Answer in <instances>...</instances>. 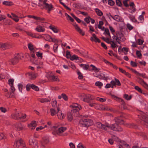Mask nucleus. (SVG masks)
Segmentation results:
<instances>
[{
	"mask_svg": "<svg viewBox=\"0 0 148 148\" xmlns=\"http://www.w3.org/2000/svg\"><path fill=\"white\" fill-rule=\"evenodd\" d=\"M12 24V22L9 20H7L5 21V25H10Z\"/></svg>",
	"mask_w": 148,
	"mask_h": 148,
	"instance_id": "54",
	"label": "nucleus"
},
{
	"mask_svg": "<svg viewBox=\"0 0 148 148\" xmlns=\"http://www.w3.org/2000/svg\"><path fill=\"white\" fill-rule=\"evenodd\" d=\"M28 74L29 76V79H35L38 76V74L37 73H28Z\"/></svg>",
	"mask_w": 148,
	"mask_h": 148,
	"instance_id": "18",
	"label": "nucleus"
},
{
	"mask_svg": "<svg viewBox=\"0 0 148 148\" xmlns=\"http://www.w3.org/2000/svg\"><path fill=\"white\" fill-rule=\"evenodd\" d=\"M49 28L50 29H51L54 33H58L59 31V30L55 27H53L50 26H49Z\"/></svg>",
	"mask_w": 148,
	"mask_h": 148,
	"instance_id": "34",
	"label": "nucleus"
},
{
	"mask_svg": "<svg viewBox=\"0 0 148 148\" xmlns=\"http://www.w3.org/2000/svg\"><path fill=\"white\" fill-rule=\"evenodd\" d=\"M75 28L76 30L80 34H82V36H84V32L83 31L80 27L77 25L75 24L73 25Z\"/></svg>",
	"mask_w": 148,
	"mask_h": 148,
	"instance_id": "15",
	"label": "nucleus"
},
{
	"mask_svg": "<svg viewBox=\"0 0 148 148\" xmlns=\"http://www.w3.org/2000/svg\"><path fill=\"white\" fill-rule=\"evenodd\" d=\"M119 143V145H118V146L119 148H122L123 147V146L125 144H126V143L123 141H120V140Z\"/></svg>",
	"mask_w": 148,
	"mask_h": 148,
	"instance_id": "32",
	"label": "nucleus"
},
{
	"mask_svg": "<svg viewBox=\"0 0 148 148\" xmlns=\"http://www.w3.org/2000/svg\"><path fill=\"white\" fill-rule=\"evenodd\" d=\"M96 99L97 100L101 102H103L106 101L105 99H103L102 98H100L99 97H97Z\"/></svg>",
	"mask_w": 148,
	"mask_h": 148,
	"instance_id": "59",
	"label": "nucleus"
},
{
	"mask_svg": "<svg viewBox=\"0 0 148 148\" xmlns=\"http://www.w3.org/2000/svg\"><path fill=\"white\" fill-rule=\"evenodd\" d=\"M70 106L73 108L71 111L72 113H75L73 115L74 116H77L78 114V111L81 108L80 106L77 103H74L73 104Z\"/></svg>",
	"mask_w": 148,
	"mask_h": 148,
	"instance_id": "1",
	"label": "nucleus"
},
{
	"mask_svg": "<svg viewBox=\"0 0 148 148\" xmlns=\"http://www.w3.org/2000/svg\"><path fill=\"white\" fill-rule=\"evenodd\" d=\"M3 5H8V6H10L12 5V3L11 1H4L3 2Z\"/></svg>",
	"mask_w": 148,
	"mask_h": 148,
	"instance_id": "36",
	"label": "nucleus"
},
{
	"mask_svg": "<svg viewBox=\"0 0 148 148\" xmlns=\"http://www.w3.org/2000/svg\"><path fill=\"white\" fill-rule=\"evenodd\" d=\"M39 100L41 103H44L49 102L51 101V99H47L46 98L39 99Z\"/></svg>",
	"mask_w": 148,
	"mask_h": 148,
	"instance_id": "26",
	"label": "nucleus"
},
{
	"mask_svg": "<svg viewBox=\"0 0 148 148\" xmlns=\"http://www.w3.org/2000/svg\"><path fill=\"white\" fill-rule=\"evenodd\" d=\"M15 127L16 128L17 130L20 131L23 129V126L21 123H19L16 125Z\"/></svg>",
	"mask_w": 148,
	"mask_h": 148,
	"instance_id": "23",
	"label": "nucleus"
},
{
	"mask_svg": "<svg viewBox=\"0 0 148 148\" xmlns=\"http://www.w3.org/2000/svg\"><path fill=\"white\" fill-rule=\"evenodd\" d=\"M58 45L57 43H55L54 44L53 49V50L55 52H57L58 51Z\"/></svg>",
	"mask_w": 148,
	"mask_h": 148,
	"instance_id": "40",
	"label": "nucleus"
},
{
	"mask_svg": "<svg viewBox=\"0 0 148 148\" xmlns=\"http://www.w3.org/2000/svg\"><path fill=\"white\" fill-rule=\"evenodd\" d=\"M9 62L11 63V64L14 65L17 63L18 61L15 57L14 58L10 59L9 60Z\"/></svg>",
	"mask_w": 148,
	"mask_h": 148,
	"instance_id": "22",
	"label": "nucleus"
},
{
	"mask_svg": "<svg viewBox=\"0 0 148 148\" xmlns=\"http://www.w3.org/2000/svg\"><path fill=\"white\" fill-rule=\"evenodd\" d=\"M79 123L85 126H89L92 124V122L88 119H82L80 121Z\"/></svg>",
	"mask_w": 148,
	"mask_h": 148,
	"instance_id": "4",
	"label": "nucleus"
},
{
	"mask_svg": "<svg viewBox=\"0 0 148 148\" xmlns=\"http://www.w3.org/2000/svg\"><path fill=\"white\" fill-rule=\"evenodd\" d=\"M106 124L107 123H106L105 124H103L100 122H98L96 123L95 125L98 128L106 131L107 130L106 126Z\"/></svg>",
	"mask_w": 148,
	"mask_h": 148,
	"instance_id": "8",
	"label": "nucleus"
},
{
	"mask_svg": "<svg viewBox=\"0 0 148 148\" xmlns=\"http://www.w3.org/2000/svg\"><path fill=\"white\" fill-rule=\"evenodd\" d=\"M57 110V114L58 118L60 119H63L64 117V114L62 113L60 108H59L58 107Z\"/></svg>",
	"mask_w": 148,
	"mask_h": 148,
	"instance_id": "12",
	"label": "nucleus"
},
{
	"mask_svg": "<svg viewBox=\"0 0 148 148\" xmlns=\"http://www.w3.org/2000/svg\"><path fill=\"white\" fill-rule=\"evenodd\" d=\"M138 43L139 45H142L144 41L140 39L138 40Z\"/></svg>",
	"mask_w": 148,
	"mask_h": 148,
	"instance_id": "64",
	"label": "nucleus"
},
{
	"mask_svg": "<svg viewBox=\"0 0 148 148\" xmlns=\"http://www.w3.org/2000/svg\"><path fill=\"white\" fill-rule=\"evenodd\" d=\"M12 47L11 45L8 43H1L0 48L3 50L9 49Z\"/></svg>",
	"mask_w": 148,
	"mask_h": 148,
	"instance_id": "9",
	"label": "nucleus"
},
{
	"mask_svg": "<svg viewBox=\"0 0 148 148\" xmlns=\"http://www.w3.org/2000/svg\"><path fill=\"white\" fill-rule=\"evenodd\" d=\"M14 80L13 79H10L8 80V84L10 86L13 85Z\"/></svg>",
	"mask_w": 148,
	"mask_h": 148,
	"instance_id": "46",
	"label": "nucleus"
},
{
	"mask_svg": "<svg viewBox=\"0 0 148 148\" xmlns=\"http://www.w3.org/2000/svg\"><path fill=\"white\" fill-rule=\"evenodd\" d=\"M124 97L127 100H130L131 98V96H129L128 95L125 94L124 95Z\"/></svg>",
	"mask_w": 148,
	"mask_h": 148,
	"instance_id": "45",
	"label": "nucleus"
},
{
	"mask_svg": "<svg viewBox=\"0 0 148 148\" xmlns=\"http://www.w3.org/2000/svg\"><path fill=\"white\" fill-rule=\"evenodd\" d=\"M52 105L53 107L55 108L57 106V101L56 100H54L52 103Z\"/></svg>",
	"mask_w": 148,
	"mask_h": 148,
	"instance_id": "49",
	"label": "nucleus"
},
{
	"mask_svg": "<svg viewBox=\"0 0 148 148\" xmlns=\"http://www.w3.org/2000/svg\"><path fill=\"white\" fill-rule=\"evenodd\" d=\"M29 145L33 148H38V142L36 140L33 138L31 136L29 137Z\"/></svg>",
	"mask_w": 148,
	"mask_h": 148,
	"instance_id": "6",
	"label": "nucleus"
},
{
	"mask_svg": "<svg viewBox=\"0 0 148 148\" xmlns=\"http://www.w3.org/2000/svg\"><path fill=\"white\" fill-rule=\"evenodd\" d=\"M77 74L78 75V78L79 79H82L83 78V76L81 72H78Z\"/></svg>",
	"mask_w": 148,
	"mask_h": 148,
	"instance_id": "62",
	"label": "nucleus"
},
{
	"mask_svg": "<svg viewBox=\"0 0 148 148\" xmlns=\"http://www.w3.org/2000/svg\"><path fill=\"white\" fill-rule=\"evenodd\" d=\"M43 8L47 10L48 13H49L52 10L53 8V6L51 4H49L46 3V2L47 1V0H43Z\"/></svg>",
	"mask_w": 148,
	"mask_h": 148,
	"instance_id": "5",
	"label": "nucleus"
},
{
	"mask_svg": "<svg viewBox=\"0 0 148 148\" xmlns=\"http://www.w3.org/2000/svg\"><path fill=\"white\" fill-rule=\"evenodd\" d=\"M104 34H107L108 35L109 37L110 38H111L110 33L109 32V29L108 28H106L105 29L104 32Z\"/></svg>",
	"mask_w": 148,
	"mask_h": 148,
	"instance_id": "41",
	"label": "nucleus"
},
{
	"mask_svg": "<svg viewBox=\"0 0 148 148\" xmlns=\"http://www.w3.org/2000/svg\"><path fill=\"white\" fill-rule=\"evenodd\" d=\"M31 88L36 91H38L39 90L38 87L33 84H31Z\"/></svg>",
	"mask_w": 148,
	"mask_h": 148,
	"instance_id": "39",
	"label": "nucleus"
},
{
	"mask_svg": "<svg viewBox=\"0 0 148 148\" xmlns=\"http://www.w3.org/2000/svg\"><path fill=\"white\" fill-rule=\"evenodd\" d=\"M106 126L107 129L108 128L114 131L119 132L121 131L122 130V129L116 123L110 125L109 123H107Z\"/></svg>",
	"mask_w": 148,
	"mask_h": 148,
	"instance_id": "2",
	"label": "nucleus"
},
{
	"mask_svg": "<svg viewBox=\"0 0 148 148\" xmlns=\"http://www.w3.org/2000/svg\"><path fill=\"white\" fill-rule=\"evenodd\" d=\"M110 16L113 19L117 21H119L121 20V18L119 16L115 15L114 16H112L110 14Z\"/></svg>",
	"mask_w": 148,
	"mask_h": 148,
	"instance_id": "21",
	"label": "nucleus"
},
{
	"mask_svg": "<svg viewBox=\"0 0 148 148\" xmlns=\"http://www.w3.org/2000/svg\"><path fill=\"white\" fill-rule=\"evenodd\" d=\"M27 46L30 51H34V46L31 43L28 44Z\"/></svg>",
	"mask_w": 148,
	"mask_h": 148,
	"instance_id": "31",
	"label": "nucleus"
},
{
	"mask_svg": "<svg viewBox=\"0 0 148 148\" xmlns=\"http://www.w3.org/2000/svg\"><path fill=\"white\" fill-rule=\"evenodd\" d=\"M26 115L25 114H23L21 113V114H20V116L19 117V119H25L26 117Z\"/></svg>",
	"mask_w": 148,
	"mask_h": 148,
	"instance_id": "57",
	"label": "nucleus"
},
{
	"mask_svg": "<svg viewBox=\"0 0 148 148\" xmlns=\"http://www.w3.org/2000/svg\"><path fill=\"white\" fill-rule=\"evenodd\" d=\"M0 110L2 112L5 113L7 111L6 109L3 107H0Z\"/></svg>",
	"mask_w": 148,
	"mask_h": 148,
	"instance_id": "56",
	"label": "nucleus"
},
{
	"mask_svg": "<svg viewBox=\"0 0 148 148\" xmlns=\"http://www.w3.org/2000/svg\"><path fill=\"white\" fill-rule=\"evenodd\" d=\"M90 40L92 41H94L95 42H100V40L96 37V35L95 34H92V36L91 37Z\"/></svg>",
	"mask_w": 148,
	"mask_h": 148,
	"instance_id": "17",
	"label": "nucleus"
},
{
	"mask_svg": "<svg viewBox=\"0 0 148 148\" xmlns=\"http://www.w3.org/2000/svg\"><path fill=\"white\" fill-rule=\"evenodd\" d=\"M23 85L21 84H19L18 85V87L19 90L22 92L23 89Z\"/></svg>",
	"mask_w": 148,
	"mask_h": 148,
	"instance_id": "50",
	"label": "nucleus"
},
{
	"mask_svg": "<svg viewBox=\"0 0 148 148\" xmlns=\"http://www.w3.org/2000/svg\"><path fill=\"white\" fill-rule=\"evenodd\" d=\"M30 88H31V84H28L27 85L26 89L27 91H29Z\"/></svg>",
	"mask_w": 148,
	"mask_h": 148,
	"instance_id": "63",
	"label": "nucleus"
},
{
	"mask_svg": "<svg viewBox=\"0 0 148 148\" xmlns=\"http://www.w3.org/2000/svg\"><path fill=\"white\" fill-rule=\"evenodd\" d=\"M111 43H110L111 47L113 48H115L116 47L118 46L117 45L114 43L113 41H111Z\"/></svg>",
	"mask_w": 148,
	"mask_h": 148,
	"instance_id": "43",
	"label": "nucleus"
},
{
	"mask_svg": "<svg viewBox=\"0 0 148 148\" xmlns=\"http://www.w3.org/2000/svg\"><path fill=\"white\" fill-rule=\"evenodd\" d=\"M111 96L112 97H113L114 98H116V100H119L120 101H121V102H122V104L123 105V108H124V109H125V108H124V106L125 105V103L124 102L123 100L122 99L119 98L118 97H116V96H114L113 95H112Z\"/></svg>",
	"mask_w": 148,
	"mask_h": 148,
	"instance_id": "25",
	"label": "nucleus"
},
{
	"mask_svg": "<svg viewBox=\"0 0 148 148\" xmlns=\"http://www.w3.org/2000/svg\"><path fill=\"white\" fill-rule=\"evenodd\" d=\"M139 80L138 82L143 85L145 88L148 90V84L144 82L143 80L140 77H138Z\"/></svg>",
	"mask_w": 148,
	"mask_h": 148,
	"instance_id": "16",
	"label": "nucleus"
},
{
	"mask_svg": "<svg viewBox=\"0 0 148 148\" xmlns=\"http://www.w3.org/2000/svg\"><path fill=\"white\" fill-rule=\"evenodd\" d=\"M113 139H114L116 141L119 142L120 141L119 139L117 137L115 136H113L112 137Z\"/></svg>",
	"mask_w": 148,
	"mask_h": 148,
	"instance_id": "58",
	"label": "nucleus"
},
{
	"mask_svg": "<svg viewBox=\"0 0 148 148\" xmlns=\"http://www.w3.org/2000/svg\"><path fill=\"white\" fill-rule=\"evenodd\" d=\"M117 37L120 39H122V38L123 36V34L121 32H118L116 34Z\"/></svg>",
	"mask_w": 148,
	"mask_h": 148,
	"instance_id": "47",
	"label": "nucleus"
},
{
	"mask_svg": "<svg viewBox=\"0 0 148 148\" xmlns=\"http://www.w3.org/2000/svg\"><path fill=\"white\" fill-rule=\"evenodd\" d=\"M35 29L38 32H42L45 31V29L40 25L38 26Z\"/></svg>",
	"mask_w": 148,
	"mask_h": 148,
	"instance_id": "20",
	"label": "nucleus"
},
{
	"mask_svg": "<svg viewBox=\"0 0 148 148\" xmlns=\"http://www.w3.org/2000/svg\"><path fill=\"white\" fill-rule=\"evenodd\" d=\"M71 56L70 54V52L69 51H66V57L67 58H69Z\"/></svg>",
	"mask_w": 148,
	"mask_h": 148,
	"instance_id": "53",
	"label": "nucleus"
},
{
	"mask_svg": "<svg viewBox=\"0 0 148 148\" xmlns=\"http://www.w3.org/2000/svg\"><path fill=\"white\" fill-rule=\"evenodd\" d=\"M114 121L116 123H120L121 124H123V120L119 118H115L114 119Z\"/></svg>",
	"mask_w": 148,
	"mask_h": 148,
	"instance_id": "24",
	"label": "nucleus"
},
{
	"mask_svg": "<svg viewBox=\"0 0 148 148\" xmlns=\"http://www.w3.org/2000/svg\"><path fill=\"white\" fill-rule=\"evenodd\" d=\"M21 114V113L17 112L15 113L12 114L11 116L12 118L13 119H19V117Z\"/></svg>",
	"mask_w": 148,
	"mask_h": 148,
	"instance_id": "19",
	"label": "nucleus"
},
{
	"mask_svg": "<svg viewBox=\"0 0 148 148\" xmlns=\"http://www.w3.org/2000/svg\"><path fill=\"white\" fill-rule=\"evenodd\" d=\"M37 123L35 121H32L29 124L28 126L31 130L34 129L37 125Z\"/></svg>",
	"mask_w": 148,
	"mask_h": 148,
	"instance_id": "13",
	"label": "nucleus"
},
{
	"mask_svg": "<svg viewBox=\"0 0 148 148\" xmlns=\"http://www.w3.org/2000/svg\"><path fill=\"white\" fill-rule=\"evenodd\" d=\"M135 88L136 90H137L139 92L142 93V91L141 89L138 87V86H135Z\"/></svg>",
	"mask_w": 148,
	"mask_h": 148,
	"instance_id": "51",
	"label": "nucleus"
},
{
	"mask_svg": "<svg viewBox=\"0 0 148 148\" xmlns=\"http://www.w3.org/2000/svg\"><path fill=\"white\" fill-rule=\"evenodd\" d=\"M50 111L51 112V116H53L54 115L56 114L57 112L54 109L51 108L50 109Z\"/></svg>",
	"mask_w": 148,
	"mask_h": 148,
	"instance_id": "37",
	"label": "nucleus"
},
{
	"mask_svg": "<svg viewBox=\"0 0 148 148\" xmlns=\"http://www.w3.org/2000/svg\"><path fill=\"white\" fill-rule=\"evenodd\" d=\"M81 99L86 102H88L90 100L94 99V97L89 94H83L79 96Z\"/></svg>",
	"mask_w": 148,
	"mask_h": 148,
	"instance_id": "3",
	"label": "nucleus"
},
{
	"mask_svg": "<svg viewBox=\"0 0 148 148\" xmlns=\"http://www.w3.org/2000/svg\"><path fill=\"white\" fill-rule=\"evenodd\" d=\"M90 66L92 67V70L96 71H99V70H98L97 68L95 67L93 65H90Z\"/></svg>",
	"mask_w": 148,
	"mask_h": 148,
	"instance_id": "52",
	"label": "nucleus"
},
{
	"mask_svg": "<svg viewBox=\"0 0 148 148\" xmlns=\"http://www.w3.org/2000/svg\"><path fill=\"white\" fill-rule=\"evenodd\" d=\"M67 117L68 120L70 121H71L73 119L72 115V114L70 112L68 113L67 114Z\"/></svg>",
	"mask_w": 148,
	"mask_h": 148,
	"instance_id": "28",
	"label": "nucleus"
},
{
	"mask_svg": "<svg viewBox=\"0 0 148 148\" xmlns=\"http://www.w3.org/2000/svg\"><path fill=\"white\" fill-rule=\"evenodd\" d=\"M95 10L97 14L100 16H101L103 13L102 12L98 9L96 8L95 9Z\"/></svg>",
	"mask_w": 148,
	"mask_h": 148,
	"instance_id": "30",
	"label": "nucleus"
},
{
	"mask_svg": "<svg viewBox=\"0 0 148 148\" xmlns=\"http://www.w3.org/2000/svg\"><path fill=\"white\" fill-rule=\"evenodd\" d=\"M127 28L130 30H132L133 28V27L129 23H127Z\"/></svg>",
	"mask_w": 148,
	"mask_h": 148,
	"instance_id": "48",
	"label": "nucleus"
},
{
	"mask_svg": "<svg viewBox=\"0 0 148 148\" xmlns=\"http://www.w3.org/2000/svg\"><path fill=\"white\" fill-rule=\"evenodd\" d=\"M116 5L119 6H121L122 5V4L119 0H116Z\"/></svg>",
	"mask_w": 148,
	"mask_h": 148,
	"instance_id": "55",
	"label": "nucleus"
},
{
	"mask_svg": "<svg viewBox=\"0 0 148 148\" xmlns=\"http://www.w3.org/2000/svg\"><path fill=\"white\" fill-rule=\"evenodd\" d=\"M47 39H48V38H50V39L51 40V41L53 42H58V41L55 38H52L49 35H47Z\"/></svg>",
	"mask_w": 148,
	"mask_h": 148,
	"instance_id": "35",
	"label": "nucleus"
},
{
	"mask_svg": "<svg viewBox=\"0 0 148 148\" xmlns=\"http://www.w3.org/2000/svg\"><path fill=\"white\" fill-rule=\"evenodd\" d=\"M49 73H50V75L48 77L49 79L52 82L59 81V80L58 79L57 76L51 75L52 73L51 72H50Z\"/></svg>",
	"mask_w": 148,
	"mask_h": 148,
	"instance_id": "10",
	"label": "nucleus"
},
{
	"mask_svg": "<svg viewBox=\"0 0 148 148\" xmlns=\"http://www.w3.org/2000/svg\"><path fill=\"white\" fill-rule=\"evenodd\" d=\"M96 75V76L100 79L106 80L108 78V77H105V75L102 73L97 74Z\"/></svg>",
	"mask_w": 148,
	"mask_h": 148,
	"instance_id": "14",
	"label": "nucleus"
},
{
	"mask_svg": "<svg viewBox=\"0 0 148 148\" xmlns=\"http://www.w3.org/2000/svg\"><path fill=\"white\" fill-rule=\"evenodd\" d=\"M115 82L116 83V85H117L118 86H120L121 85V83L116 78H115Z\"/></svg>",
	"mask_w": 148,
	"mask_h": 148,
	"instance_id": "61",
	"label": "nucleus"
},
{
	"mask_svg": "<svg viewBox=\"0 0 148 148\" xmlns=\"http://www.w3.org/2000/svg\"><path fill=\"white\" fill-rule=\"evenodd\" d=\"M23 143V141L21 139L16 141L14 145V147L15 148H18L20 145Z\"/></svg>",
	"mask_w": 148,
	"mask_h": 148,
	"instance_id": "11",
	"label": "nucleus"
},
{
	"mask_svg": "<svg viewBox=\"0 0 148 148\" xmlns=\"http://www.w3.org/2000/svg\"><path fill=\"white\" fill-rule=\"evenodd\" d=\"M66 129V127H61L56 130L53 134L54 135L56 134L59 136H63V135L62 134L64 132Z\"/></svg>",
	"mask_w": 148,
	"mask_h": 148,
	"instance_id": "7",
	"label": "nucleus"
},
{
	"mask_svg": "<svg viewBox=\"0 0 148 148\" xmlns=\"http://www.w3.org/2000/svg\"><path fill=\"white\" fill-rule=\"evenodd\" d=\"M26 32L27 34L28 35L31 36L32 37L34 38V37H35V35L34 34H33L32 33L27 32Z\"/></svg>",
	"mask_w": 148,
	"mask_h": 148,
	"instance_id": "60",
	"label": "nucleus"
},
{
	"mask_svg": "<svg viewBox=\"0 0 148 148\" xmlns=\"http://www.w3.org/2000/svg\"><path fill=\"white\" fill-rule=\"evenodd\" d=\"M81 67H82L84 69L87 70L89 68V66L88 65L81 64L80 65Z\"/></svg>",
	"mask_w": 148,
	"mask_h": 148,
	"instance_id": "33",
	"label": "nucleus"
},
{
	"mask_svg": "<svg viewBox=\"0 0 148 148\" xmlns=\"http://www.w3.org/2000/svg\"><path fill=\"white\" fill-rule=\"evenodd\" d=\"M95 84L96 86H98L99 88H101L103 86L102 83L99 81L96 82L95 83Z\"/></svg>",
	"mask_w": 148,
	"mask_h": 148,
	"instance_id": "44",
	"label": "nucleus"
},
{
	"mask_svg": "<svg viewBox=\"0 0 148 148\" xmlns=\"http://www.w3.org/2000/svg\"><path fill=\"white\" fill-rule=\"evenodd\" d=\"M65 16L68 19H69L71 22H73L74 21V19L72 18L69 15L66 13L65 14Z\"/></svg>",
	"mask_w": 148,
	"mask_h": 148,
	"instance_id": "42",
	"label": "nucleus"
},
{
	"mask_svg": "<svg viewBox=\"0 0 148 148\" xmlns=\"http://www.w3.org/2000/svg\"><path fill=\"white\" fill-rule=\"evenodd\" d=\"M15 58L18 61V60L20 59H21V57H23V55L22 54H18L16 55L15 56Z\"/></svg>",
	"mask_w": 148,
	"mask_h": 148,
	"instance_id": "38",
	"label": "nucleus"
},
{
	"mask_svg": "<svg viewBox=\"0 0 148 148\" xmlns=\"http://www.w3.org/2000/svg\"><path fill=\"white\" fill-rule=\"evenodd\" d=\"M128 17L130 18V20L132 22H137V20L136 19L134 16L129 14Z\"/></svg>",
	"mask_w": 148,
	"mask_h": 148,
	"instance_id": "27",
	"label": "nucleus"
},
{
	"mask_svg": "<svg viewBox=\"0 0 148 148\" xmlns=\"http://www.w3.org/2000/svg\"><path fill=\"white\" fill-rule=\"evenodd\" d=\"M71 60H77L79 59V58L75 55L71 56L69 58Z\"/></svg>",
	"mask_w": 148,
	"mask_h": 148,
	"instance_id": "29",
	"label": "nucleus"
}]
</instances>
